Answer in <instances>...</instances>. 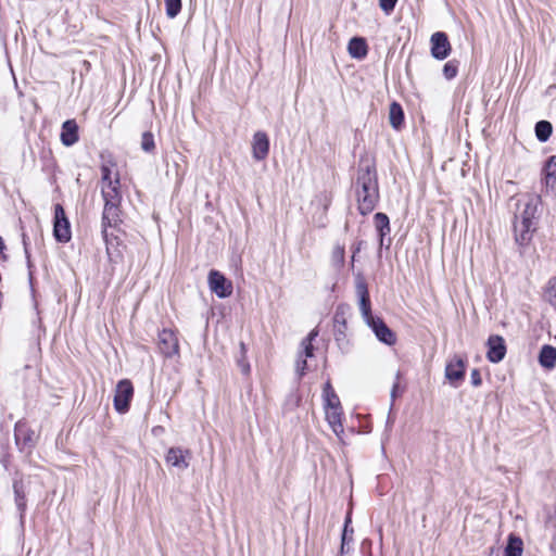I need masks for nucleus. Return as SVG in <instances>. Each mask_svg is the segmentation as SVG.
Returning a JSON list of instances; mask_svg holds the SVG:
<instances>
[{"label":"nucleus","mask_w":556,"mask_h":556,"mask_svg":"<svg viewBox=\"0 0 556 556\" xmlns=\"http://www.w3.org/2000/svg\"><path fill=\"white\" fill-rule=\"evenodd\" d=\"M353 191L359 214L364 216L370 214L380 199L377 169L371 161L359 162Z\"/></svg>","instance_id":"f257e3e1"},{"label":"nucleus","mask_w":556,"mask_h":556,"mask_svg":"<svg viewBox=\"0 0 556 556\" xmlns=\"http://www.w3.org/2000/svg\"><path fill=\"white\" fill-rule=\"evenodd\" d=\"M540 199L534 195H527L519 199L516 204L514 218L515 241L519 245L528 244L536 229V213Z\"/></svg>","instance_id":"f03ea898"},{"label":"nucleus","mask_w":556,"mask_h":556,"mask_svg":"<svg viewBox=\"0 0 556 556\" xmlns=\"http://www.w3.org/2000/svg\"><path fill=\"white\" fill-rule=\"evenodd\" d=\"M356 293L359 299V311L365 323L372 329L377 339L388 345H392L395 343V336L391 331V329L386 325V323L379 318L375 317L371 313L369 292L367 288V283L363 277L358 276L356 279Z\"/></svg>","instance_id":"7ed1b4c3"},{"label":"nucleus","mask_w":556,"mask_h":556,"mask_svg":"<svg viewBox=\"0 0 556 556\" xmlns=\"http://www.w3.org/2000/svg\"><path fill=\"white\" fill-rule=\"evenodd\" d=\"M15 443L21 452H30L36 443L38 435L25 421H17L14 428Z\"/></svg>","instance_id":"20e7f679"},{"label":"nucleus","mask_w":556,"mask_h":556,"mask_svg":"<svg viewBox=\"0 0 556 556\" xmlns=\"http://www.w3.org/2000/svg\"><path fill=\"white\" fill-rule=\"evenodd\" d=\"M134 396V387L130 380L123 379L117 382L114 393V408L119 414L129 410L130 401Z\"/></svg>","instance_id":"39448f33"},{"label":"nucleus","mask_w":556,"mask_h":556,"mask_svg":"<svg viewBox=\"0 0 556 556\" xmlns=\"http://www.w3.org/2000/svg\"><path fill=\"white\" fill-rule=\"evenodd\" d=\"M53 236L56 241L66 243L72 238L71 225L61 204L54 205Z\"/></svg>","instance_id":"423d86ee"},{"label":"nucleus","mask_w":556,"mask_h":556,"mask_svg":"<svg viewBox=\"0 0 556 556\" xmlns=\"http://www.w3.org/2000/svg\"><path fill=\"white\" fill-rule=\"evenodd\" d=\"M119 206H121V203L104 202V207H103V213H102V223H101V226H102L101 232H102V237L105 242L109 241L108 229L116 228L119 225V223L122 222Z\"/></svg>","instance_id":"0eeeda50"},{"label":"nucleus","mask_w":556,"mask_h":556,"mask_svg":"<svg viewBox=\"0 0 556 556\" xmlns=\"http://www.w3.org/2000/svg\"><path fill=\"white\" fill-rule=\"evenodd\" d=\"M208 286L211 291L219 299L228 298L232 293V282L215 269L208 273Z\"/></svg>","instance_id":"6e6552de"},{"label":"nucleus","mask_w":556,"mask_h":556,"mask_svg":"<svg viewBox=\"0 0 556 556\" xmlns=\"http://www.w3.org/2000/svg\"><path fill=\"white\" fill-rule=\"evenodd\" d=\"M346 314L348 307L345 305H339L336 308L333 316V334L336 342L342 349L348 344L346 340Z\"/></svg>","instance_id":"1a4fd4ad"},{"label":"nucleus","mask_w":556,"mask_h":556,"mask_svg":"<svg viewBox=\"0 0 556 556\" xmlns=\"http://www.w3.org/2000/svg\"><path fill=\"white\" fill-rule=\"evenodd\" d=\"M159 349L165 357L179 354V344L176 333L170 329H163L159 333Z\"/></svg>","instance_id":"9d476101"},{"label":"nucleus","mask_w":556,"mask_h":556,"mask_svg":"<svg viewBox=\"0 0 556 556\" xmlns=\"http://www.w3.org/2000/svg\"><path fill=\"white\" fill-rule=\"evenodd\" d=\"M466 358L454 355L445 366V378L455 387L463 381L465 377Z\"/></svg>","instance_id":"9b49d317"},{"label":"nucleus","mask_w":556,"mask_h":556,"mask_svg":"<svg viewBox=\"0 0 556 556\" xmlns=\"http://www.w3.org/2000/svg\"><path fill=\"white\" fill-rule=\"evenodd\" d=\"M431 54L437 60H444L451 53V43L445 33L437 31L431 38Z\"/></svg>","instance_id":"f8f14e48"},{"label":"nucleus","mask_w":556,"mask_h":556,"mask_svg":"<svg viewBox=\"0 0 556 556\" xmlns=\"http://www.w3.org/2000/svg\"><path fill=\"white\" fill-rule=\"evenodd\" d=\"M191 452L181 447H170L165 456L166 464L178 470H185L189 466Z\"/></svg>","instance_id":"ddd939ff"},{"label":"nucleus","mask_w":556,"mask_h":556,"mask_svg":"<svg viewBox=\"0 0 556 556\" xmlns=\"http://www.w3.org/2000/svg\"><path fill=\"white\" fill-rule=\"evenodd\" d=\"M486 358L491 363H500L506 355L505 340L501 336H490L486 342Z\"/></svg>","instance_id":"4468645a"},{"label":"nucleus","mask_w":556,"mask_h":556,"mask_svg":"<svg viewBox=\"0 0 556 556\" xmlns=\"http://www.w3.org/2000/svg\"><path fill=\"white\" fill-rule=\"evenodd\" d=\"M269 152V140L265 132L256 131L253 136L252 155L256 161H263Z\"/></svg>","instance_id":"2eb2a0df"},{"label":"nucleus","mask_w":556,"mask_h":556,"mask_svg":"<svg viewBox=\"0 0 556 556\" xmlns=\"http://www.w3.org/2000/svg\"><path fill=\"white\" fill-rule=\"evenodd\" d=\"M60 139L65 147H72L78 142V125L75 119H67L62 124Z\"/></svg>","instance_id":"dca6fc26"},{"label":"nucleus","mask_w":556,"mask_h":556,"mask_svg":"<svg viewBox=\"0 0 556 556\" xmlns=\"http://www.w3.org/2000/svg\"><path fill=\"white\" fill-rule=\"evenodd\" d=\"M325 415L326 420L329 424L332 431L336 433L338 438H340V434L343 432V425H342V416H343V409L341 407L337 408H325Z\"/></svg>","instance_id":"f3484780"},{"label":"nucleus","mask_w":556,"mask_h":556,"mask_svg":"<svg viewBox=\"0 0 556 556\" xmlns=\"http://www.w3.org/2000/svg\"><path fill=\"white\" fill-rule=\"evenodd\" d=\"M121 184H119V176L118 174L115 175L114 182L112 185H104L101 186V194L104 202L111 203H121L122 202V194L119 190Z\"/></svg>","instance_id":"a211bd4d"},{"label":"nucleus","mask_w":556,"mask_h":556,"mask_svg":"<svg viewBox=\"0 0 556 556\" xmlns=\"http://www.w3.org/2000/svg\"><path fill=\"white\" fill-rule=\"evenodd\" d=\"M539 363L547 370L554 369L556 366V348L549 344H544L539 353Z\"/></svg>","instance_id":"6ab92c4d"},{"label":"nucleus","mask_w":556,"mask_h":556,"mask_svg":"<svg viewBox=\"0 0 556 556\" xmlns=\"http://www.w3.org/2000/svg\"><path fill=\"white\" fill-rule=\"evenodd\" d=\"M374 224L378 231L379 244L384 245V237L390 233V219L384 213H376L374 216Z\"/></svg>","instance_id":"aec40b11"},{"label":"nucleus","mask_w":556,"mask_h":556,"mask_svg":"<svg viewBox=\"0 0 556 556\" xmlns=\"http://www.w3.org/2000/svg\"><path fill=\"white\" fill-rule=\"evenodd\" d=\"M348 51L354 59H364L368 53L366 40L362 37H353L349 41Z\"/></svg>","instance_id":"412c9836"},{"label":"nucleus","mask_w":556,"mask_h":556,"mask_svg":"<svg viewBox=\"0 0 556 556\" xmlns=\"http://www.w3.org/2000/svg\"><path fill=\"white\" fill-rule=\"evenodd\" d=\"M323 401L325 408H337L341 407V402L336 391L333 390L331 382L328 380L323 388Z\"/></svg>","instance_id":"4be33fe9"},{"label":"nucleus","mask_w":556,"mask_h":556,"mask_svg":"<svg viewBox=\"0 0 556 556\" xmlns=\"http://www.w3.org/2000/svg\"><path fill=\"white\" fill-rule=\"evenodd\" d=\"M389 121H390V125L394 129H396V130L401 129V127L404 123V111L400 103L392 102L390 104Z\"/></svg>","instance_id":"5701e85b"},{"label":"nucleus","mask_w":556,"mask_h":556,"mask_svg":"<svg viewBox=\"0 0 556 556\" xmlns=\"http://www.w3.org/2000/svg\"><path fill=\"white\" fill-rule=\"evenodd\" d=\"M553 131V126L548 121H540L535 124V136L540 142H546Z\"/></svg>","instance_id":"b1692460"},{"label":"nucleus","mask_w":556,"mask_h":556,"mask_svg":"<svg viewBox=\"0 0 556 556\" xmlns=\"http://www.w3.org/2000/svg\"><path fill=\"white\" fill-rule=\"evenodd\" d=\"M522 545L521 539L510 535L505 548V556H521L523 549Z\"/></svg>","instance_id":"393cba45"},{"label":"nucleus","mask_w":556,"mask_h":556,"mask_svg":"<svg viewBox=\"0 0 556 556\" xmlns=\"http://www.w3.org/2000/svg\"><path fill=\"white\" fill-rule=\"evenodd\" d=\"M545 180L547 186L556 184V156L553 155L548 159L544 167Z\"/></svg>","instance_id":"a878e982"},{"label":"nucleus","mask_w":556,"mask_h":556,"mask_svg":"<svg viewBox=\"0 0 556 556\" xmlns=\"http://www.w3.org/2000/svg\"><path fill=\"white\" fill-rule=\"evenodd\" d=\"M240 354L236 357L237 366L243 375H249L251 371L250 364L247 358V346L244 342H240Z\"/></svg>","instance_id":"bb28decb"},{"label":"nucleus","mask_w":556,"mask_h":556,"mask_svg":"<svg viewBox=\"0 0 556 556\" xmlns=\"http://www.w3.org/2000/svg\"><path fill=\"white\" fill-rule=\"evenodd\" d=\"M544 298L556 309V276L548 280Z\"/></svg>","instance_id":"cd10ccee"},{"label":"nucleus","mask_w":556,"mask_h":556,"mask_svg":"<svg viewBox=\"0 0 556 556\" xmlns=\"http://www.w3.org/2000/svg\"><path fill=\"white\" fill-rule=\"evenodd\" d=\"M344 256H345L344 247L340 245V244L334 245L332 253H331V262L336 268H340L343 266Z\"/></svg>","instance_id":"c85d7f7f"},{"label":"nucleus","mask_w":556,"mask_h":556,"mask_svg":"<svg viewBox=\"0 0 556 556\" xmlns=\"http://www.w3.org/2000/svg\"><path fill=\"white\" fill-rule=\"evenodd\" d=\"M168 18H175L181 11V0H164Z\"/></svg>","instance_id":"c756f323"},{"label":"nucleus","mask_w":556,"mask_h":556,"mask_svg":"<svg viewBox=\"0 0 556 556\" xmlns=\"http://www.w3.org/2000/svg\"><path fill=\"white\" fill-rule=\"evenodd\" d=\"M141 149L144 152L151 153L155 149L154 136L150 131H146L141 137Z\"/></svg>","instance_id":"7c9ffc66"},{"label":"nucleus","mask_w":556,"mask_h":556,"mask_svg":"<svg viewBox=\"0 0 556 556\" xmlns=\"http://www.w3.org/2000/svg\"><path fill=\"white\" fill-rule=\"evenodd\" d=\"M458 61L456 60H451L448 62H446L443 66V75L446 79H453L456 77L457 73H458Z\"/></svg>","instance_id":"2f4dec72"},{"label":"nucleus","mask_w":556,"mask_h":556,"mask_svg":"<svg viewBox=\"0 0 556 556\" xmlns=\"http://www.w3.org/2000/svg\"><path fill=\"white\" fill-rule=\"evenodd\" d=\"M22 239H23V247H24L25 257H26V262H27V267L29 269V280L31 281V279H33V273H31L33 263L30 260V253H29V248H28V245H29L28 238L25 233H23Z\"/></svg>","instance_id":"473e14b6"},{"label":"nucleus","mask_w":556,"mask_h":556,"mask_svg":"<svg viewBox=\"0 0 556 556\" xmlns=\"http://www.w3.org/2000/svg\"><path fill=\"white\" fill-rule=\"evenodd\" d=\"M114 178L112 177V170L108 165L101 166V186L112 185Z\"/></svg>","instance_id":"72a5a7b5"},{"label":"nucleus","mask_w":556,"mask_h":556,"mask_svg":"<svg viewBox=\"0 0 556 556\" xmlns=\"http://www.w3.org/2000/svg\"><path fill=\"white\" fill-rule=\"evenodd\" d=\"M397 0H379V7L389 15L395 8Z\"/></svg>","instance_id":"f704fd0d"},{"label":"nucleus","mask_w":556,"mask_h":556,"mask_svg":"<svg viewBox=\"0 0 556 556\" xmlns=\"http://www.w3.org/2000/svg\"><path fill=\"white\" fill-rule=\"evenodd\" d=\"M307 367L306 358L302 356V354H299V359L296 362V371L300 376H303L305 374Z\"/></svg>","instance_id":"c9c22d12"},{"label":"nucleus","mask_w":556,"mask_h":556,"mask_svg":"<svg viewBox=\"0 0 556 556\" xmlns=\"http://www.w3.org/2000/svg\"><path fill=\"white\" fill-rule=\"evenodd\" d=\"M15 501L18 509L24 511L26 504L24 501V494L20 489H15Z\"/></svg>","instance_id":"e433bc0d"},{"label":"nucleus","mask_w":556,"mask_h":556,"mask_svg":"<svg viewBox=\"0 0 556 556\" xmlns=\"http://www.w3.org/2000/svg\"><path fill=\"white\" fill-rule=\"evenodd\" d=\"M470 378H471V383L475 387H479L482 383V378H481L480 371L478 369H472Z\"/></svg>","instance_id":"4c0bfd02"},{"label":"nucleus","mask_w":556,"mask_h":556,"mask_svg":"<svg viewBox=\"0 0 556 556\" xmlns=\"http://www.w3.org/2000/svg\"><path fill=\"white\" fill-rule=\"evenodd\" d=\"M301 345L303 346V351L300 352V354H302L303 357L307 358V357H312L314 354H313V351H314V348H313V344L309 343V345L307 343H301Z\"/></svg>","instance_id":"58836bf2"},{"label":"nucleus","mask_w":556,"mask_h":556,"mask_svg":"<svg viewBox=\"0 0 556 556\" xmlns=\"http://www.w3.org/2000/svg\"><path fill=\"white\" fill-rule=\"evenodd\" d=\"M400 372L396 374V381L393 383V387H392V390H391V406L393 405V402L395 400V397L397 396V390H399V386H400Z\"/></svg>","instance_id":"ea45409f"},{"label":"nucleus","mask_w":556,"mask_h":556,"mask_svg":"<svg viewBox=\"0 0 556 556\" xmlns=\"http://www.w3.org/2000/svg\"><path fill=\"white\" fill-rule=\"evenodd\" d=\"M318 336V331L316 329H313L306 338H304L302 340L303 343H307L309 345L313 344V341L315 340V338Z\"/></svg>","instance_id":"a19ab883"},{"label":"nucleus","mask_w":556,"mask_h":556,"mask_svg":"<svg viewBox=\"0 0 556 556\" xmlns=\"http://www.w3.org/2000/svg\"><path fill=\"white\" fill-rule=\"evenodd\" d=\"M349 522H350V519L348 518L346 521H345L343 533H342L343 546L346 544V540L349 538V534H348V523Z\"/></svg>","instance_id":"79ce46f5"},{"label":"nucleus","mask_w":556,"mask_h":556,"mask_svg":"<svg viewBox=\"0 0 556 556\" xmlns=\"http://www.w3.org/2000/svg\"><path fill=\"white\" fill-rule=\"evenodd\" d=\"M363 242L359 241L355 247H353V255H352V263H354L355 255L361 251Z\"/></svg>","instance_id":"37998d69"},{"label":"nucleus","mask_w":556,"mask_h":556,"mask_svg":"<svg viewBox=\"0 0 556 556\" xmlns=\"http://www.w3.org/2000/svg\"><path fill=\"white\" fill-rule=\"evenodd\" d=\"M4 249H5L4 241H3V239L0 237V254L4 251Z\"/></svg>","instance_id":"c03bdc74"},{"label":"nucleus","mask_w":556,"mask_h":556,"mask_svg":"<svg viewBox=\"0 0 556 556\" xmlns=\"http://www.w3.org/2000/svg\"><path fill=\"white\" fill-rule=\"evenodd\" d=\"M344 549H346V546L344 545L343 546V543L341 544V552H344Z\"/></svg>","instance_id":"a18cd8bd"}]
</instances>
